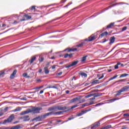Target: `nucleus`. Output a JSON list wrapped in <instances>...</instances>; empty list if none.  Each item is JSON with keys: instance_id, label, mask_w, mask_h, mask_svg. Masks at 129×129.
<instances>
[{"instance_id": "obj_20", "label": "nucleus", "mask_w": 129, "mask_h": 129, "mask_svg": "<svg viewBox=\"0 0 129 129\" xmlns=\"http://www.w3.org/2000/svg\"><path fill=\"white\" fill-rule=\"evenodd\" d=\"M36 60V56H32L31 59L29 60L30 64L34 63V61Z\"/></svg>"}, {"instance_id": "obj_51", "label": "nucleus", "mask_w": 129, "mask_h": 129, "mask_svg": "<svg viewBox=\"0 0 129 129\" xmlns=\"http://www.w3.org/2000/svg\"><path fill=\"white\" fill-rule=\"evenodd\" d=\"M123 116H129V113H125L123 114Z\"/></svg>"}, {"instance_id": "obj_59", "label": "nucleus", "mask_w": 129, "mask_h": 129, "mask_svg": "<svg viewBox=\"0 0 129 129\" xmlns=\"http://www.w3.org/2000/svg\"><path fill=\"white\" fill-rule=\"evenodd\" d=\"M103 43H105V42H106L107 40H106V39H103Z\"/></svg>"}, {"instance_id": "obj_36", "label": "nucleus", "mask_w": 129, "mask_h": 129, "mask_svg": "<svg viewBox=\"0 0 129 129\" xmlns=\"http://www.w3.org/2000/svg\"><path fill=\"white\" fill-rule=\"evenodd\" d=\"M78 99H79L78 97H76V98L73 99L72 100L73 102H75V101H77V100H78Z\"/></svg>"}, {"instance_id": "obj_4", "label": "nucleus", "mask_w": 129, "mask_h": 129, "mask_svg": "<svg viewBox=\"0 0 129 129\" xmlns=\"http://www.w3.org/2000/svg\"><path fill=\"white\" fill-rule=\"evenodd\" d=\"M104 119V118H103L101 119L99 121L96 122L94 123L93 124L91 125V129H96L98 127V126H100V121H102V120H103Z\"/></svg>"}, {"instance_id": "obj_15", "label": "nucleus", "mask_w": 129, "mask_h": 129, "mask_svg": "<svg viewBox=\"0 0 129 129\" xmlns=\"http://www.w3.org/2000/svg\"><path fill=\"white\" fill-rule=\"evenodd\" d=\"M118 5H126V3H124L123 2H120V3H116L115 4H113L111 6L112 8H113V7H114L115 6H118Z\"/></svg>"}, {"instance_id": "obj_33", "label": "nucleus", "mask_w": 129, "mask_h": 129, "mask_svg": "<svg viewBox=\"0 0 129 129\" xmlns=\"http://www.w3.org/2000/svg\"><path fill=\"white\" fill-rule=\"evenodd\" d=\"M21 110H22V108L20 107L17 108L16 109H15L14 110V111L16 112V111H21Z\"/></svg>"}, {"instance_id": "obj_2", "label": "nucleus", "mask_w": 129, "mask_h": 129, "mask_svg": "<svg viewBox=\"0 0 129 129\" xmlns=\"http://www.w3.org/2000/svg\"><path fill=\"white\" fill-rule=\"evenodd\" d=\"M129 89V86H126L123 87L121 89L116 91V94L115 95V96H118L121 94L122 92H125V91H127Z\"/></svg>"}, {"instance_id": "obj_21", "label": "nucleus", "mask_w": 129, "mask_h": 129, "mask_svg": "<svg viewBox=\"0 0 129 129\" xmlns=\"http://www.w3.org/2000/svg\"><path fill=\"white\" fill-rule=\"evenodd\" d=\"M79 75H81L82 77H87V74L83 73V72H81L79 73Z\"/></svg>"}, {"instance_id": "obj_62", "label": "nucleus", "mask_w": 129, "mask_h": 129, "mask_svg": "<svg viewBox=\"0 0 129 129\" xmlns=\"http://www.w3.org/2000/svg\"><path fill=\"white\" fill-rule=\"evenodd\" d=\"M19 121H16L14 122L13 123L15 124L18 123H19Z\"/></svg>"}, {"instance_id": "obj_25", "label": "nucleus", "mask_w": 129, "mask_h": 129, "mask_svg": "<svg viewBox=\"0 0 129 129\" xmlns=\"http://www.w3.org/2000/svg\"><path fill=\"white\" fill-rule=\"evenodd\" d=\"M72 56H73V54L71 53V54H68V53H66L65 54V58H67L69 57V58H72Z\"/></svg>"}, {"instance_id": "obj_8", "label": "nucleus", "mask_w": 129, "mask_h": 129, "mask_svg": "<svg viewBox=\"0 0 129 129\" xmlns=\"http://www.w3.org/2000/svg\"><path fill=\"white\" fill-rule=\"evenodd\" d=\"M63 112H64V111H60L56 112H54L53 111H52V112H48V113H50L49 114V115H57L62 114Z\"/></svg>"}, {"instance_id": "obj_27", "label": "nucleus", "mask_w": 129, "mask_h": 129, "mask_svg": "<svg viewBox=\"0 0 129 129\" xmlns=\"http://www.w3.org/2000/svg\"><path fill=\"white\" fill-rule=\"evenodd\" d=\"M24 17H25V18H26V20H30V19H32V17H31V16H29V15H27V14H25V15H24Z\"/></svg>"}, {"instance_id": "obj_40", "label": "nucleus", "mask_w": 129, "mask_h": 129, "mask_svg": "<svg viewBox=\"0 0 129 129\" xmlns=\"http://www.w3.org/2000/svg\"><path fill=\"white\" fill-rule=\"evenodd\" d=\"M126 29H127V27L126 26H125V27H123L122 28V32H123L124 31H125L126 30Z\"/></svg>"}, {"instance_id": "obj_14", "label": "nucleus", "mask_w": 129, "mask_h": 129, "mask_svg": "<svg viewBox=\"0 0 129 129\" xmlns=\"http://www.w3.org/2000/svg\"><path fill=\"white\" fill-rule=\"evenodd\" d=\"M107 35H108V32L107 31H105L100 34V36L99 37V38H100V37L101 38H102V37H106Z\"/></svg>"}, {"instance_id": "obj_34", "label": "nucleus", "mask_w": 129, "mask_h": 129, "mask_svg": "<svg viewBox=\"0 0 129 129\" xmlns=\"http://www.w3.org/2000/svg\"><path fill=\"white\" fill-rule=\"evenodd\" d=\"M23 77H26V78H30V76H28V74H27V73H24L23 74Z\"/></svg>"}, {"instance_id": "obj_42", "label": "nucleus", "mask_w": 129, "mask_h": 129, "mask_svg": "<svg viewBox=\"0 0 129 129\" xmlns=\"http://www.w3.org/2000/svg\"><path fill=\"white\" fill-rule=\"evenodd\" d=\"M54 110V107H51L48 108L49 111H52V110Z\"/></svg>"}, {"instance_id": "obj_38", "label": "nucleus", "mask_w": 129, "mask_h": 129, "mask_svg": "<svg viewBox=\"0 0 129 129\" xmlns=\"http://www.w3.org/2000/svg\"><path fill=\"white\" fill-rule=\"evenodd\" d=\"M88 111H89V110H83L82 111V113H83V114H84V113H86V112H88Z\"/></svg>"}, {"instance_id": "obj_19", "label": "nucleus", "mask_w": 129, "mask_h": 129, "mask_svg": "<svg viewBox=\"0 0 129 129\" xmlns=\"http://www.w3.org/2000/svg\"><path fill=\"white\" fill-rule=\"evenodd\" d=\"M104 94V93H94V97H98V96H101Z\"/></svg>"}, {"instance_id": "obj_1", "label": "nucleus", "mask_w": 129, "mask_h": 129, "mask_svg": "<svg viewBox=\"0 0 129 129\" xmlns=\"http://www.w3.org/2000/svg\"><path fill=\"white\" fill-rule=\"evenodd\" d=\"M50 113H47L44 115L38 116V117H36L33 119H32V121H34V120H36V121H41V120H43V119H45V118L46 116H48V115H50Z\"/></svg>"}, {"instance_id": "obj_18", "label": "nucleus", "mask_w": 129, "mask_h": 129, "mask_svg": "<svg viewBox=\"0 0 129 129\" xmlns=\"http://www.w3.org/2000/svg\"><path fill=\"white\" fill-rule=\"evenodd\" d=\"M65 51H68V52H75V51H77V48H71L70 49H68V48H66Z\"/></svg>"}, {"instance_id": "obj_64", "label": "nucleus", "mask_w": 129, "mask_h": 129, "mask_svg": "<svg viewBox=\"0 0 129 129\" xmlns=\"http://www.w3.org/2000/svg\"><path fill=\"white\" fill-rule=\"evenodd\" d=\"M8 109H9V107H7L5 109V111H7V110H8Z\"/></svg>"}, {"instance_id": "obj_13", "label": "nucleus", "mask_w": 129, "mask_h": 129, "mask_svg": "<svg viewBox=\"0 0 129 129\" xmlns=\"http://www.w3.org/2000/svg\"><path fill=\"white\" fill-rule=\"evenodd\" d=\"M21 128V125L20 124H18L16 126H13L11 127L8 128V129H19Z\"/></svg>"}, {"instance_id": "obj_43", "label": "nucleus", "mask_w": 129, "mask_h": 129, "mask_svg": "<svg viewBox=\"0 0 129 129\" xmlns=\"http://www.w3.org/2000/svg\"><path fill=\"white\" fill-rule=\"evenodd\" d=\"M83 115V114L82 113V112H81L78 113L77 115V116H81V115Z\"/></svg>"}, {"instance_id": "obj_6", "label": "nucleus", "mask_w": 129, "mask_h": 129, "mask_svg": "<svg viewBox=\"0 0 129 129\" xmlns=\"http://www.w3.org/2000/svg\"><path fill=\"white\" fill-rule=\"evenodd\" d=\"M97 38V36L92 34L91 36L89 37L88 38L85 39V41H86L87 42H92V41L95 40Z\"/></svg>"}, {"instance_id": "obj_31", "label": "nucleus", "mask_w": 129, "mask_h": 129, "mask_svg": "<svg viewBox=\"0 0 129 129\" xmlns=\"http://www.w3.org/2000/svg\"><path fill=\"white\" fill-rule=\"evenodd\" d=\"M83 45H84V42H82L81 43L77 45L76 47H83Z\"/></svg>"}, {"instance_id": "obj_61", "label": "nucleus", "mask_w": 129, "mask_h": 129, "mask_svg": "<svg viewBox=\"0 0 129 129\" xmlns=\"http://www.w3.org/2000/svg\"><path fill=\"white\" fill-rule=\"evenodd\" d=\"M26 19H21L20 20V22H23V21H26Z\"/></svg>"}, {"instance_id": "obj_45", "label": "nucleus", "mask_w": 129, "mask_h": 129, "mask_svg": "<svg viewBox=\"0 0 129 129\" xmlns=\"http://www.w3.org/2000/svg\"><path fill=\"white\" fill-rule=\"evenodd\" d=\"M111 100H112V101H115V100H118V98H115L111 99Z\"/></svg>"}, {"instance_id": "obj_22", "label": "nucleus", "mask_w": 129, "mask_h": 129, "mask_svg": "<svg viewBox=\"0 0 129 129\" xmlns=\"http://www.w3.org/2000/svg\"><path fill=\"white\" fill-rule=\"evenodd\" d=\"M111 128V125H107L106 126H104L101 127L100 129H109Z\"/></svg>"}, {"instance_id": "obj_60", "label": "nucleus", "mask_w": 129, "mask_h": 129, "mask_svg": "<svg viewBox=\"0 0 129 129\" xmlns=\"http://www.w3.org/2000/svg\"><path fill=\"white\" fill-rule=\"evenodd\" d=\"M69 92H70V91H69V90H67L66 91V93H67V94H69Z\"/></svg>"}, {"instance_id": "obj_24", "label": "nucleus", "mask_w": 129, "mask_h": 129, "mask_svg": "<svg viewBox=\"0 0 129 129\" xmlns=\"http://www.w3.org/2000/svg\"><path fill=\"white\" fill-rule=\"evenodd\" d=\"M114 25V23H111L110 24H109L108 26H107V29H110V28H112L113 26Z\"/></svg>"}, {"instance_id": "obj_47", "label": "nucleus", "mask_w": 129, "mask_h": 129, "mask_svg": "<svg viewBox=\"0 0 129 129\" xmlns=\"http://www.w3.org/2000/svg\"><path fill=\"white\" fill-rule=\"evenodd\" d=\"M123 66H124V65L123 64V63H120V64L119 66V68H121V67H123Z\"/></svg>"}, {"instance_id": "obj_35", "label": "nucleus", "mask_w": 129, "mask_h": 129, "mask_svg": "<svg viewBox=\"0 0 129 129\" xmlns=\"http://www.w3.org/2000/svg\"><path fill=\"white\" fill-rule=\"evenodd\" d=\"M39 62H43V61H44V57H39Z\"/></svg>"}, {"instance_id": "obj_7", "label": "nucleus", "mask_w": 129, "mask_h": 129, "mask_svg": "<svg viewBox=\"0 0 129 129\" xmlns=\"http://www.w3.org/2000/svg\"><path fill=\"white\" fill-rule=\"evenodd\" d=\"M65 109V107H61L60 106H57L53 107V111H57L58 110H64Z\"/></svg>"}, {"instance_id": "obj_5", "label": "nucleus", "mask_w": 129, "mask_h": 129, "mask_svg": "<svg viewBox=\"0 0 129 129\" xmlns=\"http://www.w3.org/2000/svg\"><path fill=\"white\" fill-rule=\"evenodd\" d=\"M15 118V115L14 114H12L10 116V117L6 120H5L3 123L6 124L7 123L12 122L13 121V119Z\"/></svg>"}, {"instance_id": "obj_30", "label": "nucleus", "mask_w": 129, "mask_h": 129, "mask_svg": "<svg viewBox=\"0 0 129 129\" xmlns=\"http://www.w3.org/2000/svg\"><path fill=\"white\" fill-rule=\"evenodd\" d=\"M85 106H89V104L88 103H86L85 104H83L82 105V108H84V107H85Z\"/></svg>"}, {"instance_id": "obj_9", "label": "nucleus", "mask_w": 129, "mask_h": 129, "mask_svg": "<svg viewBox=\"0 0 129 129\" xmlns=\"http://www.w3.org/2000/svg\"><path fill=\"white\" fill-rule=\"evenodd\" d=\"M77 64H78V60L73 61L71 64L66 66V68H70V67H72V66H75V65H77Z\"/></svg>"}, {"instance_id": "obj_12", "label": "nucleus", "mask_w": 129, "mask_h": 129, "mask_svg": "<svg viewBox=\"0 0 129 129\" xmlns=\"http://www.w3.org/2000/svg\"><path fill=\"white\" fill-rule=\"evenodd\" d=\"M30 112H31V109H28L26 111L22 112L21 113V115H24V114H27L28 113H30Z\"/></svg>"}, {"instance_id": "obj_26", "label": "nucleus", "mask_w": 129, "mask_h": 129, "mask_svg": "<svg viewBox=\"0 0 129 129\" xmlns=\"http://www.w3.org/2000/svg\"><path fill=\"white\" fill-rule=\"evenodd\" d=\"M120 65V62H117L116 65L114 66V69H118L119 68V66Z\"/></svg>"}, {"instance_id": "obj_53", "label": "nucleus", "mask_w": 129, "mask_h": 129, "mask_svg": "<svg viewBox=\"0 0 129 129\" xmlns=\"http://www.w3.org/2000/svg\"><path fill=\"white\" fill-rule=\"evenodd\" d=\"M104 77V75H102L101 77L98 78V80H100V79H102Z\"/></svg>"}, {"instance_id": "obj_29", "label": "nucleus", "mask_w": 129, "mask_h": 129, "mask_svg": "<svg viewBox=\"0 0 129 129\" xmlns=\"http://www.w3.org/2000/svg\"><path fill=\"white\" fill-rule=\"evenodd\" d=\"M88 56L87 55H86L85 56H83L82 58V62H85V61H86V58H87Z\"/></svg>"}, {"instance_id": "obj_10", "label": "nucleus", "mask_w": 129, "mask_h": 129, "mask_svg": "<svg viewBox=\"0 0 129 129\" xmlns=\"http://www.w3.org/2000/svg\"><path fill=\"white\" fill-rule=\"evenodd\" d=\"M17 72H18V71H17V70L14 71L13 73L10 76V78L11 79H14V78L16 77V74H17Z\"/></svg>"}, {"instance_id": "obj_37", "label": "nucleus", "mask_w": 129, "mask_h": 129, "mask_svg": "<svg viewBox=\"0 0 129 129\" xmlns=\"http://www.w3.org/2000/svg\"><path fill=\"white\" fill-rule=\"evenodd\" d=\"M91 96H94V94H89V95H87V96H86V97L87 98H88V97H91Z\"/></svg>"}, {"instance_id": "obj_17", "label": "nucleus", "mask_w": 129, "mask_h": 129, "mask_svg": "<svg viewBox=\"0 0 129 129\" xmlns=\"http://www.w3.org/2000/svg\"><path fill=\"white\" fill-rule=\"evenodd\" d=\"M99 83V80H96L93 81V82H91V86H92V85H95V84H97Z\"/></svg>"}, {"instance_id": "obj_46", "label": "nucleus", "mask_w": 129, "mask_h": 129, "mask_svg": "<svg viewBox=\"0 0 129 129\" xmlns=\"http://www.w3.org/2000/svg\"><path fill=\"white\" fill-rule=\"evenodd\" d=\"M102 104H103V103H99L97 104H96L95 106H99V105H102Z\"/></svg>"}, {"instance_id": "obj_49", "label": "nucleus", "mask_w": 129, "mask_h": 129, "mask_svg": "<svg viewBox=\"0 0 129 129\" xmlns=\"http://www.w3.org/2000/svg\"><path fill=\"white\" fill-rule=\"evenodd\" d=\"M94 102L93 101H91L89 103V105H92V104H94Z\"/></svg>"}, {"instance_id": "obj_48", "label": "nucleus", "mask_w": 129, "mask_h": 129, "mask_svg": "<svg viewBox=\"0 0 129 129\" xmlns=\"http://www.w3.org/2000/svg\"><path fill=\"white\" fill-rule=\"evenodd\" d=\"M77 106H78L77 105H74V106H72L71 109H73V108H75V107H77Z\"/></svg>"}, {"instance_id": "obj_57", "label": "nucleus", "mask_w": 129, "mask_h": 129, "mask_svg": "<svg viewBox=\"0 0 129 129\" xmlns=\"http://www.w3.org/2000/svg\"><path fill=\"white\" fill-rule=\"evenodd\" d=\"M59 19H60V18H57L56 19H54L51 20V22H54V21H56V20H59Z\"/></svg>"}, {"instance_id": "obj_58", "label": "nucleus", "mask_w": 129, "mask_h": 129, "mask_svg": "<svg viewBox=\"0 0 129 129\" xmlns=\"http://www.w3.org/2000/svg\"><path fill=\"white\" fill-rule=\"evenodd\" d=\"M51 68H52V69H55V68H56V66H55V65L52 66Z\"/></svg>"}, {"instance_id": "obj_11", "label": "nucleus", "mask_w": 129, "mask_h": 129, "mask_svg": "<svg viewBox=\"0 0 129 129\" xmlns=\"http://www.w3.org/2000/svg\"><path fill=\"white\" fill-rule=\"evenodd\" d=\"M115 41V37L114 36L111 37L110 38V42L109 44L111 45V44H113V42Z\"/></svg>"}, {"instance_id": "obj_54", "label": "nucleus", "mask_w": 129, "mask_h": 129, "mask_svg": "<svg viewBox=\"0 0 129 129\" xmlns=\"http://www.w3.org/2000/svg\"><path fill=\"white\" fill-rule=\"evenodd\" d=\"M80 7H81V6L76 7V8H74L73 9H72V11H73L74 10H76V9H79V8H80Z\"/></svg>"}, {"instance_id": "obj_23", "label": "nucleus", "mask_w": 129, "mask_h": 129, "mask_svg": "<svg viewBox=\"0 0 129 129\" xmlns=\"http://www.w3.org/2000/svg\"><path fill=\"white\" fill-rule=\"evenodd\" d=\"M44 73L45 74H49V72H50V71H49L48 70V67H44Z\"/></svg>"}, {"instance_id": "obj_56", "label": "nucleus", "mask_w": 129, "mask_h": 129, "mask_svg": "<svg viewBox=\"0 0 129 129\" xmlns=\"http://www.w3.org/2000/svg\"><path fill=\"white\" fill-rule=\"evenodd\" d=\"M72 81H73V80H76V79H75V77H73L72 79H71Z\"/></svg>"}, {"instance_id": "obj_50", "label": "nucleus", "mask_w": 129, "mask_h": 129, "mask_svg": "<svg viewBox=\"0 0 129 129\" xmlns=\"http://www.w3.org/2000/svg\"><path fill=\"white\" fill-rule=\"evenodd\" d=\"M70 5H72V3H69L67 5H66L65 6V8H67V7H69V6H70Z\"/></svg>"}, {"instance_id": "obj_41", "label": "nucleus", "mask_w": 129, "mask_h": 129, "mask_svg": "<svg viewBox=\"0 0 129 129\" xmlns=\"http://www.w3.org/2000/svg\"><path fill=\"white\" fill-rule=\"evenodd\" d=\"M128 127H127V125H124L122 126L121 129H127Z\"/></svg>"}, {"instance_id": "obj_52", "label": "nucleus", "mask_w": 129, "mask_h": 129, "mask_svg": "<svg viewBox=\"0 0 129 129\" xmlns=\"http://www.w3.org/2000/svg\"><path fill=\"white\" fill-rule=\"evenodd\" d=\"M4 74H5V73L4 72H2L0 73V76H4Z\"/></svg>"}, {"instance_id": "obj_63", "label": "nucleus", "mask_w": 129, "mask_h": 129, "mask_svg": "<svg viewBox=\"0 0 129 129\" xmlns=\"http://www.w3.org/2000/svg\"><path fill=\"white\" fill-rule=\"evenodd\" d=\"M13 24H18V21H15L13 22Z\"/></svg>"}, {"instance_id": "obj_3", "label": "nucleus", "mask_w": 129, "mask_h": 129, "mask_svg": "<svg viewBox=\"0 0 129 129\" xmlns=\"http://www.w3.org/2000/svg\"><path fill=\"white\" fill-rule=\"evenodd\" d=\"M43 108L40 107H31V109H30V112H32V113H40V111L42 110Z\"/></svg>"}, {"instance_id": "obj_16", "label": "nucleus", "mask_w": 129, "mask_h": 129, "mask_svg": "<svg viewBox=\"0 0 129 129\" xmlns=\"http://www.w3.org/2000/svg\"><path fill=\"white\" fill-rule=\"evenodd\" d=\"M30 120V116L29 115L24 116L23 121H29Z\"/></svg>"}, {"instance_id": "obj_39", "label": "nucleus", "mask_w": 129, "mask_h": 129, "mask_svg": "<svg viewBox=\"0 0 129 129\" xmlns=\"http://www.w3.org/2000/svg\"><path fill=\"white\" fill-rule=\"evenodd\" d=\"M126 79L119 80L116 82H125Z\"/></svg>"}, {"instance_id": "obj_55", "label": "nucleus", "mask_w": 129, "mask_h": 129, "mask_svg": "<svg viewBox=\"0 0 129 129\" xmlns=\"http://www.w3.org/2000/svg\"><path fill=\"white\" fill-rule=\"evenodd\" d=\"M95 99V97H94L93 98H91L89 99V100H94Z\"/></svg>"}, {"instance_id": "obj_28", "label": "nucleus", "mask_w": 129, "mask_h": 129, "mask_svg": "<svg viewBox=\"0 0 129 129\" xmlns=\"http://www.w3.org/2000/svg\"><path fill=\"white\" fill-rule=\"evenodd\" d=\"M126 76H128V74H121L119 76V78H122V77H126Z\"/></svg>"}, {"instance_id": "obj_44", "label": "nucleus", "mask_w": 129, "mask_h": 129, "mask_svg": "<svg viewBox=\"0 0 129 129\" xmlns=\"http://www.w3.org/2000/svg\"><path fill=\"white\" fill-rule=\"evenodd\" d=\"M30 10H36V6H32Z\"/></svg>"}, {"instance_id": "obj_32", "label": "nucleus", "mask_w": 129, "mask_h": 129, "mask_svg": "<svg viewBox=\"0 0 129 129\" xmlns=\"http://www.w3.org/2000/svg\"><path fill=\"white\" fill-rule=\"evenodd\" d=\"M117 75H115V76H114L113 77H112V78H111L109 80V81H110V80H113V79H115V78H116V77H117Z\"/></svg>"}]
</instances>
